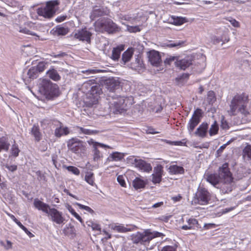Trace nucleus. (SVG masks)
Returning a JSON list of instances; mask_svg holds the SVG:
<instances>
[{
	"label": "nucleus",
	"mask_w": 251,
	"mask_h": 251,
	"mask_svg": "<svg viewBox=\"0 0 251 251\" xmlns=\"http://www.w3.org/2000/svg\"><path fill=\"white\" fill-rule=\"evenodd\" d=\"M205 176L206 180L215 187L221 180L217 174H207Z\"/></svg>",
	"instance_id": "nucleus-27"
},
{
	"label": "nucleus",
	"mask_w": 251,
	"mask_h": 251,
	"mask_svg": "<svg viewBox=\"0 0 251 251\" xmlns=\"http://www.w3.org/2000/svg\"><path fill=\"white\" fill-rule=\"evenodd\" d=\"M218 175L220 179L224 183V186L222 187V192L227 193L231 192L232 189L231 183L233 181V177L227 163H225L219 168Z\"/></svg>",
	"instance_id": "nucleus-1"
},
{
	"label": "nucleus",
	"mask_w": 251,
	"mask_h": 251,
	"mask_svg": "<svg viewBox=\"0 0 251 251\" xmlns=\"http://www.w3.org/2000/svg\"><path fill=\"white\" fill-rule=\"evenodd\" d=\"M152 182L155 184V183H159L161 182L162 179V176L161 175H155V174H152Z\"/></svg>",
	"instance_id": "nucleus-51"
},
{
	"label": "nucleus",
	"mask_w": 251,
	"mask_h": 251,
	"mask_svg": "<svg viewBox=\"0 0 251 251\" xmlns=\"http://www.w3.org/2000/svg\"><path fill=\"white\" fill-rule=\"evenodd\" d=\"M85 180L91 186H95V177L94 174L91 172H87L85 174Z\"/></svg>",
	"instance_id": "nucleus-36"
},
{
	"label": "nucleus",
	"mask_w": 251,
	"mask_h": 251,
	"mask_svg": "<svg viewBox=\"0 0 251 251\" xmlns=\"http://www.w3.org/2000/svg\"><path fill=\"white\" fill-rule=\"evenodd\" d=\"M124 50L125 45L123 44L119 45L113 48L112 55H111V59L114 61H118L120 57L121 52Z\"/></svg>",
	"instance_id": "nucleus-23"
},
{
	"label": "nucleus",
	"mask_w": 251,
	"mask_h": 251,
	"mask_svg": "<svg viewBox=\"0 0 251 251\" xmlns=\"http://www.w3.org/2000/svg\"><path fill=\"white\" fill-rule=\"evenodd\" d=\"M169 169L170 173L174 175L183 174L185 172L182 167L176 165L170 166Z\"/></svg>",
	"instance_id": "nucleus-34"
},
{
	"label": "nucleus",
	"mask_w": 251,
	"mask_h": 251,
	"mask_svg": "<svg viewBox=\"0 0 251 251\" xmlns=\"http://www.w3.org/2000/svg\"><path fill=\"white\" fill-rule=\"evenodd\" d=\"M207 101L210 104H212L216 101L215 95L213 91H210L208 92Z\"/></svg>",
	"instance_id": "nucleus-45"
},
{
	"label": "nucleus",
	"mask_w": 251,
	"mask_h": 251,
	"mask_svg": "<svg viewBox=\"0 0 251 251\" xmlns=\"http://www.w3.org/2000/svg\"><path fill=\"white\" fill-rule=\"evenodd\" d=\"M229 143V141L227 142L226 144H224L223 145L221 146L219 149L217 151V153L218 154H221L224 151V150L226 148V146Z\"/></svg>",
	"instance_id": "nucleus-63"
},
{
	"label": "nucleus",
	"mask_w": 251,
	"mask_h": 251,
	"mask_svg": "<svg viewBox=\"0 0 251 251\" xmlns=\"http://www.w3.org/2000/svg\"><path fill=\"white\" fill-rule=\"evenodd\" d=\"M92 33L87 29L85 27L80 29H78L74 34L75 38L79 41L86 42L90 44L91 43V38Z\"/></svg>",
	"instance_id": "nucleus-11"
},
{
	"label": "nucleus",
	"mask_w": 251,
	"mask_h": 251,
	"mask_svg": "<svg viewBox=\"0 0 251 251\" xmlns=\"http://www.w3.org/2000/svg\"><path fill=\"white\" fill-rule=\"evenodd\" d=\"M161 251H176V247L166 246L164 247Z\"/></svg>",
	"instance_id": "nucleus-57"
},
{
	"label": "nucleus",
	"mask_w": 251,
	"mask_h": 251,
	"mask_svg": "<svg viewBox=\"0 0 251 251\" xmlns=\"http://www.w3.org/2000/svg\"><path fill=\"white\" fill-rule=\"evenodd\" d=\"M66 168L69 172H72L75 175L78 176L80 174L79 170L75 166H69L66 167Z\"/></svg>",
	"instance_id": "nucleus-47"
},
{
	"label": "nucleus",
	"mask_w": 251,
	"mask_h": 251,
	"mask_svg": "<svg viewBox=\"0 0 251 251\" xmlns=\"http://www.w3.org/2000/svg\"><path fill=\"white\" fill-rule=\"evenodd\" d=\"M128 29V30L131 32H136L141 30L140 27L138 26H130Z\"/></svg>",
	"instance_id": "nucleus-62"
},
{
	"label": "nucleus",
	"mask_w": 251,
	"mask_h": 251,
	"mask_svg": "<svg viewBox=\"0 0 251 251\" xmlns=\"http://www.w3.org/2000/svg\"><path fill=\"white\" fill-rule=\"evenodd\" d=\"M94 26L97 32H107L110 33V20L108 18L98 20L94 23Z\"/></svg>",
	"instance_id": "nucleus-10"
},
{
	"label": "nucleus",
	"mask_w": 251,
	"mask_h": 251,
	"mask_svg": "<svg viewBox=\"0 0 251 251\" xmlns=\"http://www.w3.org/2000/svg\"><path fill=\"white\" fill-rule=\"evenodd\" d=\"M52 84L50 80L43 79L40 84V91L45 95L47 93H49V89L51 87Z\"/></svg>",
	"instance_id": "nucleus-26"
},
{
	"label": "nucleus",
	"mask_w": 251,
	"mask_h": 251,
	"mask_svg": "<svg viewBox=\"0 0 251 251\" xmlns=\"http://www.w3.org/2000/svg\"><path fill=\"white\" fill-rule=\"evenodd\" d=\"M120 27L115 23L111 21V34L119 31Z\"/></svg>",
	"instance_id": "nucleus-50"
},
{
	"label": "nucleus",
	"mask_w": 251,
	"mask_h": 251,
	"mask_svg": "<svg viewBox=\"0 0 251 251\" xmlns=\"http://www.w3.org/2000/svg\"><path fill=\"white\" fill-rule=\"evenodd\" d=\"M203 117V112L200 108H197L193 113V114L190 119L188 125L187 129L190 133H191L200 123L201 119Z\"/></svg>",
	"instance_id": "nucleus-7"
},
{
	"label": "nucleus",
	"mask_w": 251,
	"mask_h": 251,
	"mask_svg": "<svg viewBox=\"0 0 251 251\" xmlns=\"http://www.w3.org/2000/svg\"><path fill=\"white\" fill-rule=\"evenodd\" d=\"M29 133L34 138V140L36 142H40L43 137L39 126L38 125L34 124L31 127Z\"/></svg>",
	"instance_id": "nucleus-16"
},
{
	"label": "nucleus",
	"mask_w": 251,
	"mask_h": 251,
	"mask_svg": "<svg viewBox=\"0 0 251 251\" xmlns=\"http://www.w3.org/2000/svg\"><path fill=\"white\" fill-rule=\"evenodd\" d=\"M67 18V16L63 15L60 16L56 18L55 19V21L57 23H61L64 21H65Z\"/></svg>",
	"instance_id": "nucleus-64"
},
{
	"label": "nucleus",
	"mask_w": 251,
	"mask_h": 251,
	"mask_svg": "<svg viewBox=\"0 0 251 251\" xmlns=\"http://www.w3.org/2000/svg\"><path fill=\"white\" fill-rule=\"evenodd\" d=\"M36 69L37 70L38 73L43 72L46 69V65L44 62H39L38 65L35 67Z\"/></svg>",
	"instance_id": "nucleus-52"
},
{
	"label": "nucleus",
	"mask_w": 251,
	"mask_h": 251,
	"mask_svg": "<svg viewBox=\"0 0 251 251\" xmlns=\"http://www.w3.org/2000/svg\"><path fill=\"white\" fill-rule=\"evenodd\" d=\"M148 232V236L149 237V242L155 237H160L164 236V235L161 232L157 231H153V232H151L149 230H146Z\"/></svg>",
	"instance_id": "nucleus-43"
},
{
	"label": "nucleus",
	"mask_w": 251,
	"mask_h": 251,
	"mask_svg": "<svg viewBox=\"0 0 251 251\" xmlns=\"http://www.w3.org/2000/svg\"><path fill=\"white\" fill-rule=\"evenodd\" d=\"M62 125V123H60ZM70 131L68 127H63L62 125L59 127L56 128L54 130V135L58 138H60L62 136H66L70 133Z\"/></svg>",
	"instance_id": "nucleus-28"
},
{
	"label": "nucleus",
	"mask_w": 251,
	"mask_h": 251,
	"mask_svg": "<svg viewBox=\"0 0 251 251\" xmlns=\"http://www.w3.org/2000/svg\"><path fill=\"white\" fill-rule=\"evenodd\" d=\"M219 130V126L216 121H214V123L211 125L209 130V135L212 136L217 134Z\"/></svg>",
	"instance_id": "nucleus-41"
},
{
	"label": "nucleus",
	"mask_w": 251,
	"mask_h": 251,
	"mask_svg": "<svg viewBox=\"0 0 251 251\" xmlns=\"http://www.w3.org/2000/svg\"><path fill=\"white\" fill-rule=\"evenodd\" d=\"M106 15V11L103 8L100 7L98 6H95L91 12L90 18L91 20L93 21L96 18L100 17H102Z\"/></svg>",
	"instance_id": "nucleus-19"
},
{
	"label": "nucleus",
	"mask_w": 251,
	"mask_h": 251,
	"mask_svg": "<svg viewBox=\"0 0 251 251\" xmlns=\"http://www.w3.org/2000/svg\"><path fill=\"white\" fill-rule=\"evenodd\" d=\"M47 74L50 79L54 81H57L61 79V76L58 73L57 71L54 69H50L47 72Z\"/></svg>",
	"instance_id": "nucleus-35"
},
{
	"label": "nucleus",
	"mask_w": 251,
	"mask_h": 251,
	"mask_svg": "<svg viewBox=\"0 0 251 251\" xmlns=\"http://www.w3.org/2000/svg\"><path fill=\"white\" fill-rule=\"evenodd\" d=\"M192 60L189 58H184L183 59L176 60L175 62V65L180 69L185 70L186 68L192 65Z\"/></svg>",
	"instance_id": "nucleus-25"
},
{
	"label": "nucleus",
	"mask_w": 251,
	"mask_h": 251,
	"mask_svg": "<svg viewBox=\"0 0 251 251\" xmlns=\"http://www.w3.org/2000/svg\"><path fill=\"white\" fill-rule=\"evenodd\" d=\"M124 157V154L120 152H112L111 153V161H121Z\"/></svg>",
	"instance_id": "nucleus-39"
},
{
	"label": "nucleus",
	"mask_w": 251,
	"mask_h": 251,
	"mask_svg": "<svg viewBox=\"0 0 251 251\" xmlns=\"http://www.w3.org/2000/svg\"><path fill=\"white\" fill-rule=\"evenodd\" d=\"M20 150L17 144H13L11 148V153L14 157H17L20 152Z\"/></svg>",
	"instance_id": "nucleus-49"
},
{
	"label": "nucleus",
	"mask_w": 251,
	"mask_h": 251,
	"mask_svg": "<svg viewBox=\"0 0 251 251\" xmlns=\"http://www.w3.org/2000/svg\"><path fill=\"white\" fill-rule=\"evenodd\" d=\"M102 93L101 89L100 88V86L98 85H95L91 87V90L87 94H91L93 95V97H96V95H98V100L100 98V95Z\"/></svg>",
	"instance_id": "nucleus-37"
},
{
	"label": "nucleus",
	"mask_w": 251,
	"mask_h": 251,
	"mask_svg": "<svg viewBox=\"0 0 251 251\" xmlns=\"http://www.w3.org/2000/svg\"><path fill=\"white\" fill-rule=\"evenodd\" d=\"M16 25L18 27L19 31L21 33L39 37L35 32L32 31V30L35 29V26L34 24L30 22L25 23L23 25L17 24H16Z\"/></svg>",
	"instance_id": "nucleus-13"
},
{
	"label": "nucleus",
	"mask_w": 251,
	"mask_h": 251,
	"mask_svg": "<svg viewBox=\"0 0 251 251\" xmlns=\"http://www.w3.org/2000/svg\"><path fill=\"white\" fill-rule=\"evenodd\" d=\"M242 157L245 162L251 163V145H247L243 150Z\"/></svg>",
	"instance_id": "nucleus-29"
},
{
	"label": "nucleus",
	"mask_w": 251,
	"mask_h": 251,
	"mask_svg": "<svg viewBox=\"0 0 251 251\" xmlns=\"http://www.w3.org/2000/svg\"><path fill=\"white\" fill-rule=\"evenodd\" d=\"M136 228H137V227L135 226H131V227L128 228L125 227L122 225L112 224L111 225V228L112 230V231L111 232H113V231H117L120 233H125L128 231H131Z\"/></svg>",
	"instance_id": "nucleus-22"
},
{
	"label": "nucleus",
	"mask_w": 251,
	"mask_h": 251,
	"mask_svg": "<svg viewBox=\"0 0 251 251\" xmlns=\"http://www.w3.org/2000/svg\"><path fill=\"white\" fill-rule=\"evenodd\" d=\"M244 98L240 95L234 96L231 101L229 112L232 115H235L238 112H240L245 116L249 114L244 105Z\"/></svg>",
	"instance_id": "nucleus-2"
},
{
	"label": "nucleus",
	"mask_w": 251,
	"mask_h": 251,
	"mask_svg": "<svg viewBox=\"0 0 251 251\" xmlns=\"http://www.w3.org/2000/svg\"><path fill=\"white\" fill-rule=\"evenodd\" d=\"M59 92V88L58 86L55 84H52L51 87L49 89V93H47L45 95L53 96L57 95Z\"/></svg>",
	"instance_id": "nucleus-42"
},
{
	"label": "nucleus",
	"mask_w": 251,
	"mask_h": 251,
	"mask_svg": "<svg viewBox=\"0 0 251 251\" xmlns=\"http://www.w3.org/2000/svg\"><path fill=\"white\" fill-rule=\"evenodd\" d=\"M221 127L223 129H227L229 128L228 123L225 119V117L223 116H222Z\"/></svg>",
	"instance_id": "nucleus-54"
},
{
	"label": "nucleus",
	"mask_w": 251,
	"mask_h": 251,
	"mask_svg": "<svg viewBox=\"0 0 251 251\" xmlns=\"http://www.w3.org/2000/svg\"><path fill=\"white\" fill-rule=\"evenodd\" d=\"M5 167L10 172H13L17 170V166L16 165H6Z\"/></svg>",
	"instance_id": "nucleus-61"
},
{
	"label": "nucleus",
	"mask_w": 251,
	"mask_h": 251,
	"mask_svg": "<svg viewBox=\"0 0 251 251\" xmlns=\"http://www.w3.org/2000/svg\"><path fill=\"white\" fill-rule=\"evenodd\" d=\"M122 79L120 77L111 76V93L122 89Z\"/></svg>",
	"instance_id": "nucleus-21"
},
{
	"label": "nucleus",
	"mask_w": 251,
	"mask_h": 251,
	"mask_svg": "<svg viewBox=\"0 0 251 251\" xmlns=\"http://www.w3.org/2000/svg\"><path fill=\"white\" fill-rule=\"evenodd\" d=\"M59 4L57 0H51L46 2V6L37 9V14L47 19L51 18L55 13V6Z\"/></svg>",
	"instance_id": "nucleus-5"
},
{
	"label": "nucleus",
	"mask_w": 251,
	"mask_h": 251,
	"mask_svg": "<svg viewBox=\"0 0 251 251\" xmlns=\"http://www.w3.org/2000/svg\"><path fill=\"white\" fill-rule=\"evenodd\" d=\"M88 143L89 145H92L93 146V159L94 161H98L101 157L100 151L98 149V147L107 149L110 148V147L109 146L104 145L102 143L97 142L92 139L89 140L88 141Z\"/></svg>",
	"instance_id": "nucleus-14"
},
{
	"label": "nucleus",
	"mask_w": 251,
	"mask_h": 251,
	"mask_svg": "<svg viewBox=\"0 0 251 251\" xmlns=\"http://www.w3.org/2000/svg\"><path fill=\"white\" fill-rule=\"evenodd\" d=\"M64 231L65 234L67 235H71L72 237L75 236V229L74 226H71L70 227L65 228Z\"/></svg>",
	"instance_id": "nucleus-48"
},
{
	"label": "nucleus",
	"mask_w": 251,
	"mask_h": 251,
	"mask_svg": "<svg viewBox=\"0 0 251 251\" xmlns=\"http://www.w3.org/2000/svg\"><path fill=\"white\" fill-rule=\"evenodd\" d=\"M149 61L151 65L155 67L159 66L161 63V56L159 51L151 50L147 52Z\"/></svg>",
	"instance_id": "nucleus-12"
},
{
	"label": "nucleus",
	"mask_w": 251,
	"mask_h": 251,
	"mask_svg": "<svg viewBox=\"0 0 251 251\" xmlns=\"http://www.w3.org/2000/svg\"><path fill=\"white\" fill-rule=\"evenodd\" d=\"M77 128L79 129L80 133H82L86 135H95L100 132V131L98 130H91L89 129H85L80 126H77Z\"/></svg>",
	"instance_id": "nucleus-38"
},
{
	"label": "nucleus",
	"mask_w": 251,
	"mask_h": 251,
	"mask_svg": "<svg viewBox=\"0 0 251 251\" xmlns=\"http://www.w3.org/2000/svg\"><path fill=\"white\" fill-rule=\"evenodd\" d=\"M186 20L183 18H177L174 20V24L176 25H181L185 22Z\"/></svg>",
	"instance_id": "nucleus-59"
},
{
	"label": "nucleus",
	"mask_w": 251,
	"mask_h": 251,
	"mask_svg": "<svg viewBox=\"0 0 251 251\" xmlns=\"http://www.w3.org/2000/svg\"><path fill=\"white\" fill-rule=\"evenodd\" d=\"M55 31L59 35H65L69 32V30L68 27L59 26L56 27Z\"/></svg>",
	"instance_id": "nucleus-44"
},
{
	"label": "nucleus",
	"mask_w": 251,
	"mask_h": 251,
	"mask_svg": "<svg viewBox=\"0 0 251 251\" xmlns=\"http://www.w3.org/2000/svg\"><path fill=\"white\" fill-rule=\"evenodd\" d=\"M9 146L10 144L7 137L2 136L0 138V152L3 150L7 151L9 150Z\"/></svg>",
	"instance_id": "nucleus-33"
},
{
	"label": "nucleus",
	"mask_w": 251,
	"mask_h": 251,
	"mask_svg": "<svg viewBox=\"0 0 251 251\" xmlns=\"http://www.w3.org/2000/svg\"><path fill=\"white\" fill-rule=\"evenodd\" d=\"M134 53V49L132 48H128L123 52L122 55V59L120 61L122 65H126L131 59Z\"/></svg>",
	"instance_id": "nucleus-20"
},
{
	"label": "nucleus",
	"mask_w": 251,
	"mask_h": 251,
	"mask_svg": "<svg viewBox=\"0 0 251 251\" xmlns=\"http://www.w3.org/2000/svg\"><path fill=\"white\" fill-rule=\"evenodd\" d=\"M131 239L134 244H144L149 242V237L147 230H145L143 233L137 232L135 234H132L131 235Z\"/></svg>",
	"instance_id": "nucleus-15"
},
{
	"label": "nucleus",
	"mask_w": 251,
	"mask_h": 251,
	"mask_svg": "<svg viewBox=\"0 0 251 251\" xmlns=\"http://www.w3.org/2000/svg\"><path fill=\"white\" fill-rule=\"evenodd\" d=\"M187 222L188 225H183L181 227V228L184 230L192 229L195 228V226L198 225V222L197 219L195 218L189 219Z\"/></svg>",
	"instance_id": "nucleus-32"
},
{
	"label": "nucleus",
	"mask_w": 251,
	"mask_h": 251,
	"mask_svg": "<svg viewBox=\"0 0 251 251\" xmlns=\"http://www.w3.org/2000/svg\"><path fill=\"white\" fill-rule=\"evenodd\" d=\"M98 102V95H96V97H93L91 94H87L85 103L87 106L91 107L93 105L97 104Z\"/></svg>",
	"instance_id": "nucleus-31"
},
{
	"label": "nucleus",
	"mask_w": 251,
	"mask_h": 251,
	"mask_svg": "<svg viewBox=\"0 0 251 251\" xmlns=\"http://www.w3.org/2000/svg\"><path fill=\"white\" fill-rule=\"evenodd\" d=\"M128 162L134 164L135 167L139 170L146 172L150 173L152 170V167L150 163H149L142 159H137L133 156L128 158Z\"/></svg>",
	"instance_id": "nucleus-8"
},
{
	"label": "nucleus",
	"mask_w": 251,
	"mask_h": 251,
	"mask_svg": "<svg viewBox=\"0 0 251 251\" xmlns=\"http://www.w3.org/2000/svg\"><path fill=\"white\" fill-rule=\"evenodd\" d=\"M129 67L133 70L145 68L143 61L141 59V56H140L139 55H137V57L135 58V61L132 62L130 64Z\"/></svg>",
	"instance_id": "nucleus-30"
},
{
	"label": "nucleus",
	"mask_w": 251,
	"mask_h": 251,
	"mask_svg": "<svg viewBox=\"0 0 251 251\" xmlns=\"http://www.w3.org/2000/svg\"><path fill=\"white\" fill-rule=\"evenodd\" d=\"M87 225L88 226L91 227L93 230L100 231L101 228L100 226L97 223H95L92 221H89L87 223Z\"/></svg>",
	"instance_id": "nucleus-46"
},
{
	"label": "nucleus",
	"mask_w": 251,
	"mask_h": 251,
	"mask_svg": "<svg viewBox=\"0 0 251 251\" xmlns=\"http://www.w3.org/2000/svg\"><path fill=\"white\" fill-rule=\"evenodd\" d=\"M113 105V113L115 114H122L127 110L128 100L117 95H111Z\"/></svg>",
	"instance_id": "nucleus-4"
},
{
	"label": "nucleus",
	"mask_w": 251,
	"mask_h": 251,
	"mask_svg": "<svg viewBox=\"0 0 251 251\" xmlns=\"http://www.w3.org/2000/svg\"><path fill=\"white\" fill-rule=\"evenodd\" d=\"M163 171V167L161 165L157 166L156 167L154 168V174L155 175H161L162 176Z\"/></svg>",
	"instance_id": "nucleus-55"
},
{
	"label": "nucleus",
	"mask_w": 251,
	"mask_h": 251,
	"mask_svg": "<svg viewBox=\"0 0 251 251\" xmlns=\"http://www.w3.org/2000/svg\"><path fill=\"white\" fill-rule=\"evenodd\" d=\"M210 200V194L208 190L203 187H199L192 201V204L205 205Z\"/></svg>",
	"instance_id": "nucleus-6"
},
{
	"label": "nucleus",
	"mask_w": 251,
	"mask_h": 251,
	"mask_svg": "<svg viewBox=\"0 0 251 251\" xmlns=\"http://www.w3.org/2000/svg\"><path fill=\"white\" fill-rule=\"evenodd\" d=\"M33 205L35 208L38 210L43 211L46 214L48 213L49 209L50 208V205L44 202L37 198L34 199L33 201Z\"/></svg>",
	"instance_id": "nucleus-17"
},
{
	"label": "nucleus",
	"mask_w": 251,
	"mask_h": 251,
	"mask_svg": "<svg viewBox=\"0 0 251 251\" xmlns=\"http://www.w3.org/2000/svg\"><path fill=\"white\" fill-rule=\"evenodd\" d=\"M176 58V57L175 56H170L167 58L164 61L165 65H170L172 62L175 60Z\"/></svg>",
	"instance_id": "nucleus-58"
},
{
	"label": "nucleus",
	"mask_w": 251,
	"mask_h": 251,
	"mask_svg": "<svg viewBox=\"0 0 251 251\" xmlns=\"http://www.w3.org/2000/svg\"><path fill=\"white\" fill-rule=\"evenodd\" d=\"M68 150L77 155L85 154L87 148L86 143L76 137H73L67 142Z\"/></svg>",
	"instance_id": "nucleus-3"
},
{
	"label": "nucleus",
	"mask_w": 251,
	"mask_h": 251,
	"mask_svg": "<svg viewBox=\"0 0 251 251\" xmlns=\"http://www.w3.org/2000/svg\"><path fill=\"white\" fill-rule=\"evenodd\" d=\"M47 214L53 223L57 225L64 224L65 218L63 216L62 213L57 209L55 208H50Z\"/></svg>",
	"instance_id": "nucleus-9"
},
{
	"label": "nucleus",
	"mask_w": 251,
	"mask_h": 251,
	"mask_svg": "<svg viewBox=\"0 0 251 251\" xmlns=\"http://www.w3.org/2000/svg\"><path fill=\"white\" fill-rule=\"evenodd\" d=\"M147 184V180H144L138 177H136L132 181V186L136 190L145 188Z\"/></svg>",
	"instance_id": "nucleus-24"
},
{
	"label": "nucleus",
	"mask_w": 251,
	"mask_h": 251,
	"mask_svg": "<svg viewBox=\"0 0 251 251\" xmlns=\"http://www.w3.org/2000/svg\"><path fill=\"white\" fill-rule=\"evenodd\" d=\"M184 43L182 41H178L175 43H171L169 44H168L167 46L169 48H174V47H180Z\"/></svg>",
	"instance_id": "nucleus-60"
},
{
	"label": "nucleus",
	"mask_w": 251,
	"mask_h": 251,
	"mask_svg": "<svg viewBox=\"0 0 251 251\" xmlns=\"http://www.w3.org/2000/svg\"><path fill=\"white\" fill-rule=\"evenodd\" d=\"M208 126L207 123L203 122L195 131V135L201 138L205 137L207 135Z\"/></svg>",
	"instance_id": "nucleus-18"
},
{
	"label": "nucleus",
	"mask_w": 251,
	"mask_h": 251,
	"mask_svg": "<svg viewBox=\"0 0 251 251\" xmlns=\"http://www.w3.org/2000/svg\"><path fill=\"white\" fill-rule=\"evenodd\" d=\"M77 204L80 209H84L92 214L95 213L94 211L88 206L84 205L80 203H77Z\"/></svg>",
	"instance_id": "nucleus-53"
},
{
	"label": "nucleus",
	"mask_w": 251,
	"mask_h": 251,
	"mask_svg": "<svg viewBox=\"0 0 251 251\" xmlns=\"http://www.w3.org/2000/svg\"><path fill=\"white\" fill-rule=\"evenodd\" d=\"M38 72L35 67L30 68L27 72V75L30 79H34L36 78L38 76Z\"/></svg>",
	"instance_id": "nucleus-40"
},
{
	"label": "nucleus",
	"mask_w": 251,
	"mask_h": 251,
	"mask_svg": "<svg viewBox=\"0 0 251 251\" xmlns=\"http://www.w3.org/2000/svg\"><path fill=\"white\" fill-rule=\"evenodd\" d=\"M117 181L122 187H126V183L124 179V176L122 175L119 176L117 178Z\"/></svg>",
	"instance_id": "nucleus-56"
}]
</instances>
